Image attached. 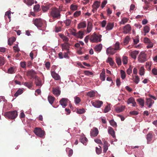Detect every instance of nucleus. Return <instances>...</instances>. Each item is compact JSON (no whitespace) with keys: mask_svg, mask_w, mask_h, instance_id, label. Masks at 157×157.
I'll return each mask as SVG.
<instances>
[{"mask_svg":"<svg viewBox=\"0 0 157 157\" xmlns=\"http://www.w3.org/2000/svg\"><path fill=\"white\" fill-rule=\"evenodd\" d=\"M40 6L39 4L35 5L33 9L35 11L38 12L40 11Z\"/></svg>","mask_w":157,"mask_h":157,"instance_id":"obj_48","label":"nucleus"},{"mask_svg":"<svg viewBox=\"0 0 157 157\" xmlns=\"http://www.w3.org/2000/svg\"><path fill=\"white\" fill-rule=\"evenodd\" d=\"M51 74L52 78L56 80H60L61 79L60 76L53 71L51 72Z\"/></svg>","mask_w":157,"mask_h":157,"instance_id":"obj_12","label":"nucleus"},{"mask_svg":"<svg viewBox=\"0 0 157 157\" xmlns=\"http://www.w3.org/2000/svg\"><path fill=\"white\" fill-rule=\"evenodd\" d=\"M33 23L38 28L41 27L43 25L44 21L40 18H36L33 20Z\"/></svg>","mask_w":157,"mask_h":157,"instance_id":"obj_5","label":"nucleus"},{"mask_svg":"<svg viewBox=\"0 0 157 157\" xmlns=\"http://www.w3.org/2000/svg\"><path fill=\"white\" fill-rule=\"evenodd\" d=\"M116 52V50L114 49V48L111 47H109L107 48L106 51V54L107 55H109V54L113 55Z\"/></svg>","mask_w":157,"mask_h":157,"instance_id":"obj_13","label":"nucleus"},{"mask_svg":"<svg viewBox=\"0 0 157 157\" xmlns=\"http://www.w3.org/2000/svg\"><path fill=\"white\" fill-rule=\"evenodd\" d=\"M91 103L93 106L97 108H100L103 104L102 101L98 100L95 101H91Z\"/></svg>","mask_w":157,"mask_h":157,"instance_id":"obj_8","label":"nucleus"},{"mask_svg":"<svg viewBox=\"0 0 157 157\" xmlns=\"http://www.w3.org/2000/svg\"><path fill=\"white\" fill-rule=\"evenodd\" d=\"M99 148H98L97 147H96V151L97 154H99L101 152V147L99 146Z\"/></svg>","mask_w":157,"mask_h":157,"instance_id":"obj_51","label":"nucleus"},{"mask_svg":"<svg viewBox=\"0 0 157 157\" xmlns=\"http://www.w3.org/2000/svg\"><path fill=\"white\" fill-rule=\"evenodd\" d=\"M108 132L112 136L113 138L115 137V132L112 128L109 127L108 128Z\"/></svg>","mask_w":157,"mask_h":157,"instance_id":"obj_20","label":"nucleus"},{"mask_svg":"<svg viewBox=\"0 0 157 157\" xmlns=\"http://www.w3.org/2000/svg\"><path fill=\"white\" fill-rule=\"evenodd\" d=\"M36 74V73L32 69L29 71L27 74V76H30L32 78H34Z\"/></svg>","mask_w":157,"mask_h":157,"instance_id":"obj_17","label":"nucleus"},{"mask_svg":"<svg viewBox=\"0 0 157 157\" xmlns=\"http://www.w3.org/2000/svg\"><path fill=\"white\" fill-rule=\"evenodd\" d=\"M132 66H130L129 68L127 70V73L128 74L130 75L132 73Z\"/></svg>","mask_w":157,"mask_h":157,"instance_id":"obj_59","label":"nucleus"},{"mask_svg":"<svg viewBox=\"0 0 157 157\" xmlns=\"http://www.w3.org/2000/svg\"><path fill=\"white\" fill-rule=\"evenodd\" d=\"M48 14L49 17L51 18L49 20V22H51L56 20L60 19L61 17V11L56 7H52Z\"/></svg>","mask_w":157,"mask_h":157,"instance_id":"obj_1","label":"nucleus"},{"mask_svg":"<svg viewBox=\"0 0 157 157\" xmlns=\"http://www.w3.org/2000/svg\"><path fill=\"white\" fill-rule=\"evenodd\" d=\"M116 62L118 65H121V61L120 58L117 57L116 58Z\"/></svg>","mask_w":157,"mask_h":157,"instance_id":"obj_56","label":"nucleus"},{"mask_svg":"<svg viewBox=\"0 0 157 157\" xmlns=\"http://www.w3.org/2000/svg\"><path fill=\"white\" fill-rule=\"evenodd\" d=\"M93 25L92 22L90 21H87V26L86 29L87 33H90L92 30Z\"/></svg>","mask_w":157,"mask_h":157,"instance_id":"obj_15","label":"nucleus"},{"mask_svg":"<svg viewBox=\"0 0 157 157\" xmlns=\"http://www.w3.org/2000/svg\"><path fill=\"white\" fill-rule=\"evenodd\" d=\"M139 51H134L130 53V56L132 58L134 59H136V58L137 55L138 54Z\"/></svg>","mask_w":157,"mask_h":157,"instance_id":"obj_22","label":"nucleus"},{"mask_svg":"<svg viewBox=\"0 0 157 157\" xmlns=\"http://www.w3.org/2000/svg\"><path fill=\"white\" fill-rule=\"evenodd\" d=\"M114 26L113 23L109 22L108 23L106 27V29L107 30H112Z\"/></svg>","mask_w":157,"mask_h":157,"instance_id":"obj_23","label":"nucleus"},{"mask_svg":"<svg viewBox=\"0 0 157 157\" xmlns=\"http://www.w3.org/2000/svg\"><path fill=\"white\" fill-rule=\"evenodd\" d=\"M16 40V39L14 37L10 38L8 40V44L10 46L12 45L13 43Z\"/></svg>","mask_w":157,"mask_h":157,"instance_id":"obj_36","label":"nucleus"},{"mask_svg":"<svg viewBox=\"0 0 157 157\" xmlns=\"http://www.w3.org/2000/svg\"><path fill=\"white\" fill-rule=\"evenodd\" d=\"M16 69L15 68L13 67H10L8 71V73L10 74H13L15 72Z\"/></svg>","mask_w":157,"mask_h":157,"instance_id":"obj_31","label":"nucleus"},{"mask_svg":"<svg viewBox=\"0 0 157 157\" xmlns=\"http://www.w3.org/2000/svg\"><path fill=\"white\" fill-rule=\"evenodd\" d=\"M127 103L128 104L130 103L132 104V106H136V103L134 99L132 97H131L129 98L127 100Z\"/></svg>","mask_w":157,"mask_h":157,"instance_id":"obj_16","label":"nucleus"},{"mask_svg":"<svg viewBox=\"0 0 157 157\" xmlns=\"http://www.w3.org/2000/svg\"><path fill=\"white\" fill-rule=\"evenodd\" d=\"M98 130L97 128H94L90 132V135L91 136L95 137L98 135Z\"/></svg>","mask_w":157,"mask_h":157,"instance_id":"obj_14","label":"nucleus"},{"mask_svg":"<svg viewBox=\"0 0 157 157\" xmlns=\"http://www.w3.org/2000/svg\"><path fill=\"white\" fill-rule=\"evenodd\" d=\"M136 101L138 102L140 105L142 107L144 105V101L142 98H139L137 99Z\"/></svg>","mask_w":157,"mask_h":157,"instance_id":"obj_32","label":"nucleus"},{"mask_svg":"<svg viewBox=\"0 0 157 157\" xmlns=\"http://www.w3.org/2000/svg\"><path fill=\"white\" fill-rule=\"evenodd\" d=\"M34 132L36 136L41 138L43 137L45 135L44 131L40 128H35Z\"/></svg>","mask_w":157,"mask_h":157,"instance_id":"obj_4","label":"nucleus"},{"mask_svg":"<svg viewBox=\"0 0 157 157\" xmlns=\"http://www.w3.org/2000/svg\"><path fill=\"white\" fill-rule=\"evenodd\" d=\"M106 62L109 63L111 66H113L114 63L112 59L109 57L107 59Z\"/></svg>","mask_w":157,"mask_h":157,"instance_id":"obj_41","label":"nucleus"},{"mask_svg":"<svg viewBox=\"0 0 157 157\" xmlns=\"http://www.w3.org/2000/svg\"><path fill=\"white\" fill-rule=\"evenodd\" d=\"M5 63V59L4 57H0V66L3 65Z\"/></svg>","mask_w":157,"mask_h":157,"instance_id":"obj_39","label":"nucleus"},{"mask_svg":"<svg viewBox=\"0 0 157 157\" xmlns=\"http://www.w3.org/2000/svg\"><path fill=\"white\" fill-rule=\"evenodd\" d=\"M53 94L55 96H58L60 94V91L59 90L58 87L53 88L52 90Z\"/></svg>","mask_w":157,"mask_h":157,"instance_id":"obj_19","label":"nucleus"},{"mask_svg":"<svg viewBox=\"0 0 157 157\" xmlns=\"http://www.w3.org/2000/svg\"><path fill=\"white\" fill-rule=\"evenodd\" d=\"M153 134L151 132L147 135L146 138L147 141V143H149L153 137Z\"/></svg>","mask_w":157,"mask_h":157,"instance_id":"obj_26","label":"nucleus"},{"mask_svg":"<svg viewBox=\"0 0 157 157\" xmlns=\"http://www.w3.org/2000/svg\"><path fill=\"white\" fill-rule=\"evenodd\" d=\"M86 22L85 21L80 22L78 24V28L79 29L86 28Z\"/></svg>","mask_w":157,"mask_h":157,"instance_id":"obj_18","label":"nucleus"},{"mask_svg":"<svg viewBox=\"0 0 157 157\" xmlns=\"http://www.w3.org/2000/svg\"><path fill=\"white\" fill-rule=\"evenodd\" d=\"M13 48L15 52H19L20 51V49L18 47V44H16L15 46H14L13 47Z\"/></svg>","mask_w":157,"mask_h":157,"instance_id":"obj_63","label":"nucleus"},{"mask_svg":"<svg viewBox=\"0 0 157 157\" xmlns=\"http://www.w3.org/2000/svg\"><path fill=\"white\" fill-rule=\"evenodd\" d=\"M147 55L144 52H141L139 55L138 60L139 62L143 63L147 60Z\"/></svg>","mask_w":157,"mask_h":157,"instance_id":"obj_6","label":"nucleus"},{"mask_svg":"<svg viewBox=\"0 0 157 157\" xmlns=\"http://www.w3.org/2000/svg\"><path fill=\"white\" fill-rule=\"evenodd\" d=\"M23 84L28 87L29 88H30L32 87L33 83L31 82H25L23 83Z\"/></svg>","mask_w":157,"mask_h":157,"instance_id":"obj_33","label":"nucleus"},{"mask_svg":"<svg viewBox=\"0 0 157 157\" xmlns=\"http://www.w3.org/2000/svg\"><path fill=\"white\" fill-rule=\"evenodd\" d=\"M152 73L155 75H157V69L155 68H153L152 70Z\"/></svg>","mask_w":157,"mask_h":157,"instance_id":"obj_64","label":"nucleus"},{"mask_svg":"<svg viewBox=\"0 0 157 157\" xmlns=\"http://www.w3.org/2000/svg\"><path fill=\"white\" fill-rule=\"evenodd\" d=\"M130 38L128 36H127L124 38V44H127L129 41Z\"/></svg>","mask_w":157,"mask_h":157,"instance_id":"obj_45","label":"nucleus"},{"mask_svg":"<svg viewBox=\"0 0 157 157\" xmlns=\"http://www.w3.org/2000/svg\"><path fill=\"white\" fill-rule=\"evenodd\" d=\"M71 22V20L70 19H67L64 22L65 23L67 26H69L70 25Z\"/></svg>","mask_w":157,"mask_h":157,"instance_id":"obj_57","label":"nucleus"},{"mask_svg":"<svg viewBox=\"0 0 157 157\" xmlns=\"http://www.w3.org/2000/svg\"><path fill=\"white\" fill-rule=\"evenodd\" d=\"M84 33L81 31H79L77 33V36L76 37L79 38L80 39H82L83 37Z\"/></svg>","mask_w":157,"mask_h":157,"instance_id":"obj_34","label":"nucleus"},{"mask_svg":"<svg viewBox=\"0 0 157 157\" xmlns=\"http://www.w3.org/2000/svg\"><path fill=\"white\" fill-rule=\"evenodd\" d=\"M78 9V6L73 4H72L70 6V9L72 11H75L77 10Z\"/></svg>","mask_w":157,"mask_h":157,"instance_id":"obj_50","label":"nucleus"},{"mask_svg":"<svg viewBox=\"0 0 157 157\" xmlns=\"http://www.w3.org/2000/svg\"><path fill=\"white\" fill-rule=\"evenodd\" d=\"M102 36L101 35H98L96 33L94 32L91 35L90 38V41L93 43H98L100 42L101 40Z\"/></svg>","mask_w":157,"mask_h":157,"instance_id":"obj_2","label":"nucleus"},{"mask_svg":"<svg viewBox=\"0 0 157 157\" xmlns=\"http://www.w3.org/2000/svg\"><path fill=\"white\" fill-rule=\"evenodd\" d=\"M5 116L12 120L16 118L17 116V112L16 110L10 111L5 113Z\"/></svg>","mask_w":157,"mask_h":157,"instance_id":"obj_3","label":"nucleus"},{"mask_svg":"<svg viewBox=\"0 0 157 157\" xmlns=\"http://www.w3.org/2000/svg\"><path fill=\"white\" fill-rule=\"evenodd\" d=\"M131 30V27L130 25L127 24L124 26L123 29V32L124 34H126L130 33Z\"/></svg>","mask_w":157,"mask_h":157,"instance_id":"obj_10","label":"nucleus"},{"mask_svg":"<svg viewBox=\"0 0 157 157\" xmlns=\"http://www.w3.org/2000/svg\"><path fill=\"white\" fill-rule=\"evenodd\" d=\"M76 104H78L81 101V99L80 98L78 97H75L74 98Z\"/></svg>","mask_w":157,"mask_h":157,"instance_id":"obj_55","label":"nucleus"},{"mask_svg":"<svg viewBox=\"0 0 157 157\" xmlns=\"http://www.w3.org/2000/svg\"><path fill=\"white\" fill-rule=\"evenodd\" d=\"M139 74L140 75L144 74V68L143 67H141L139 70Z\"/></svg>","mask_w":157,"mask_h":157,"instance_id":"obj_53","label":"nucleus"},{"mask_svg":"<svg viewBox=\"0 0 157 157\" xmlns=\"http://www.w3.org/2000/svg\"><path fill=\"white\" fill-rule=\"evenodd\" d=\"M144 30L145 33L144 35L145 36L146 33H148L149 32L150 28L148 26H146L144 27Z\"/></svg>","mask_w":157,"mask_h":157,"instance_id":"obj_44","label":"nucleus"},{"mask_svg":"<svg viewBox=\"0 0 157 157\" xmlns=\"http://www.w3.org/2000/svg\"><path fill=\"white\" fill-rule=\"evenodd\" d=\"M133 80L135 83L137 84L140 81V78L138 76L136 75L135 76L134 78H133Z\"/></svg>","mask_w":157,"mask_h":157,"instance_id":"obj_47","label":"nucleus"},{"mask_svg":"<svg viewBox=\"0 0 157 157\" xmlns=\"http://www.w3.org/2000/svg\"><path fill=\"white\" fill-rule=\"evenodd\" d=\"M128 19L126 17H123L121 20V21L120 22L121 24H122L123 25L125 23L127 22Z\"/></svg>","mask_w":157,"mask_h":157,"instance_id":"obj_46","label":"nucleus"},{"mask_svg":"<svg viewBox=\"0 0 157 157\" xmlns=\"http://www.w3.org/2000/svg\"><path fill=\"white\" fill-rule=\"evenodd\" d=\"M35 84L36 86H41V81L39 79L38 77L37 76H36L35 77Z\"/></svg>","mask_w":157,"mask_h":157,"instance_id":"obj_35","label":"nucleus"},{"mask_svg":"<svg viewBox=\"0 0 157 157\" xmlns=\"http://www.w3.org/2000/svg\"><path fill=\"white\" fill-rule=\"evenodd\" d=\"M69 100L68 99L65 98H62L59 101V103L63 107H65L67 105Z\"/></svg>","mask_w":157,"mask_h":157,"instance_id":"obj_11","label":"nucleus"},{"mask_svg":"<svg viewBox=\"0 0 157 157\" xmlns=\"http://www.w3.org/2000/svg\"><path fill=\"white\" fill-rule=\"evenodd\" d=\"M108 143L107 141H105L104 142V146L103 147V151L104 153H106L108 149Z\"/></svg>","mask_w":157,"mask_h":157,"instance_id":"obj_28","label":"nucleus"},{"mask_svg":"<svg viewBox=\"0 0 157 157\" xmlns=\"http://www.w3.org/2000/svg\"><path fill=\"white\" fill-rule=\"evenodd\" d=\"M34 3L33 0H27V4L28 5L31 6Z\"/></svg>","mask_w":157,"mask_h":157,"instance_id":"obj_62","label":"nucleus"},{"mask_svg":"<svg viewBox=\"0 0 157 157\" xmlns=\"http://www.w3.org/2000/svg\"><path fill=\"white\" fill-rule=\"evenodd\" d=\"M114 49L116 50H120L121 48H120V43L117 42L114 45Z\"/></svg>","mask_w":157,"mask_h":157,"instance_id":"obj_42","label":"nucleus"},{"mask_svg":"<svg viewBox=\"0 0 157 157\" xmlns=\"http://www.w3.org/2000/svg\"><path fill=\"white\" fill-rule=\"evenodd\" d=\"M23 92L22 90L19 89L16 93L14 94V96L15 97H17L19 95L21 94Z\"/></svg>","mask_w":157,"mask_h":157,"instance_id":"obj_38","label":"nucleus"},{"mask_svg":"<svg viewBox=\"0 0 157 157\" xmlns=\"http://www.w3.org/2000/svg\"><path fill=\"white\" fill-rule=\"evenodd\" d=\"M81 14L80 11L78 10L76 11L74 14V16L75 17H77L79 16Z\"/></svg>","mask_w":157,"mask_h":157,"instance_id":"obj_54","label":"nucleus"},{"mask_svg":"<svg viewBox=\"0 0 157 157\" xmlns=\"http://www.w3.org/2000/svg\"><path fill=\"white\" fill-rule=\"evenodd\" d=\"M84 74L86 75H93V73L92 72L90 71H85L84 72Z\"/></svg>","mask_w":157,"mask_h":157,"instance_id":"obj_61","label":"nucleus"},{"mask_svg":"<svg viewBox=\"0 0 157 157\" xmlns=\"http://www.w3.org/2000/svg\"><path fill=\"white\" fill-rule=\"evenodd\" d=\"M105 71L104 69H103L102 72L100 74V78L101 80L104 81L105 78Z\"/></svg>","mask_w":157,"mask_h":157,"instance_id":"obj_24","label":"nucleus"},{"mask_svg":"<svg viewBox=\"0 0 157 157\" xmlns=\"http://www.w3.org/2000/svg\"><path fill=\"white\" fill-rule=\"evenodd\" d=\"M122 62L124 64H127L128 62V58L127 56H123L122 59Z\"/></svg>","mask_w":157,"mask_h":157,"instance_id":"obj_52","label":"nucleus"},{"mask_svg":"<svg viewBox=\"0 0 157 157\" xmlns=\"http://www.w3.org/2000/svg\"><path fill=\"white\" fill-rule=\"evenodd\" d=\"M110 124L114 128H116L117 125V123L114 121L113 120H112L109 121Z\"/></svg>","mask_w":157,"mask_h":157,"instance_id":"obj_40","label":"nucleus"},{"mask_svg":"<svg viewBox=\"0 0 157 157\" xmlns=\"http://www.w3.org/2000/svg\"><path fill=\"white\" fill-rule=\"evenodd\" d=\"M70 44L68 43H65L62 44V48L63 51H66L67 53H70L69 48Z\"/></svg>","mask_w":157,"mask_h":157,"instance_id":"obj_9","label":"nucleus"},{"mask_svg":"<svg viewBox=\"0 0 157 157\" xmlns=\"http://www.w3.org/2000/svg\"><path fill=\"white\" fill-rule=\"evenodd\" d=\"M121 78L124 79L126 77V74L125 72L123 70L121 71Z\"/></svg>","mask_w":157,"mask_h":157,"instance_id":"obj_49","label":"nucleus"},{"mask_svg":"<svg viewBox=\"0 0 157 157\" xmlns=\"http://www.w3.org/2000/svg\"><path fill=\"white\" fill-rule=\"evenodd\" d=\"M50 7L49 5H42L41 6L42 9L44 12L47 11L49 9Z\"/></svg>","mask_w":157,"mask_h":157,"instance_id":"obj_27","label":"nucleus"},{"mask_svg":"<svg viewBox=\"0 0 157 157\" xmlns=\"http://www.w3.org/2000/svg\"><path fill=\"white\" fill-rule=\"evenodd\" d=\"M100 5V2L98 1H95L92 5V6L93 8L92 11L94 13H95L98 9Z\"/></svg>","mask_w":157,"mask_h":157,"instance_id":"obj_7","label":"nucleus"},{"mask_svg":"<svg viewBox=\"0 0 157 157\" xmlns=\"http://www.w3.org/2000/svg\"><path fill=\"white\" fill-rule=\"evenodd\" d=\"M55 99V98L52 96L49 95L48 97V101L51 104H53Z\"/></svg>","mask_w":157,"mask_h":157,"instance_id":"obj_37","label":"nucleus"},{"mask_svg":"<svg viewBox=\"0 0 157 157\" xmlns=\"http://www.w3.org/2000/svg\"><path fill=\"white\" fill-rule=\"evenodd\" d=\"M154 102V101L152 100L151 98H149L147 99L146 103L147 105H148V107L149 108L151 107L152 104Z\"/></svg>","mask_w":157,"mask_h":157,"instance_id":"obj_25","label":"nucleus"},{"mask_svg":"<svg viewBox=\"0 0 157 157\" xmlns=\"http://www.w3.org/2000/svg\"><path fill=\"white\" fill-rule=\"evenodd\" d=\"M125 108V106L123 105H121L120 107H117L115 110L116 111L117 113H120Z\"/></svg>","mask_w":157,"mask_h":157,"instance_id":"obj_29","label":"nucleus"},{"mask_svg":"<svg viewBox=\"0 0 157 157\" xmlns=\"http://www.w3.org/2000/svg\"><path fill=\"white\" fill-rule=\"evenodd\" d=\"M85 110L84 109H77V112L78 114H82L84 113Z\"/></svg>","mask_w":157,"mask_h":157,"instance_id":"obj_58","label":"nucleus"},{"mask_svg":"<svg viewBox=\"0 0 157 157\" xmlns=\"http://www.w3.org/2000/svg\"><path fill=\"white\" fill-rule=\"evenodd\" d=\"M11 11L10 10H9L7 11L6 13L5 14V16H7L10 19H10L11 18L10 17V14H11Z\"/></svg>","mask_w":157,"mask_h":157,"instance_id":"obj_60","label":"nucleus"},{"mask_svg":"<svg viewBox=\"0 0 157 157\" xmlns=\"http://www.w3.org/2000/svg\"><path fill=\"white\" fill-rule=\"evenodd\" d=\"M80 141L84 144H85L88 141L87 139L85 137H82L80 140Z\"/></svg>","mask_w":157,"mask_h":157,"instance_id":"obj_43","label":"nucleus"},{"mask_svg":"<svg viewBox=\"0 0 157 157\" xmlns=\"http://www.w3.org/2000/svg\"><path fill=\"white\" fill-rule=\"evenodd\" d=\"M102 45L101 44H99L95 46L94 48V50L96 52H99L102 49Z\"/></svg>","mask_w":157,"mask_h":157,"instance_id":"obj_21","label":"nucleus"},{"mask_svg":"<svg viewBox=\"0 0 157 157\" xmlns=\"http://www.w3.org/2000/svg\"><path fill=\"white\" fill-rule=\"evenodd\" d=\"M96 92L94 91H90L87 93V95L90 98H93L95 96Z\"/></svg>","mask_w":157,"mask_h":157,"instance_id":"obj_30","label":"nucleus"}]
</instances>
